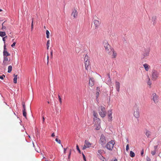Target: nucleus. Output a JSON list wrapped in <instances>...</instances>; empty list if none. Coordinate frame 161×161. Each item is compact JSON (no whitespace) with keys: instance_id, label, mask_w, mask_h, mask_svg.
Listing matches in <instances>:
<instances>
[{"instance_id":"obj_1","label":"nucleus","mask_w":161,"mask_h":161,"mask_svg":"<svg viewBox=\"0 0 161 161\" xmlns=\"http://www.w3.org/2000/svg\"><path fill=\"white\" fill-rule=\"evenodd\" d=\"M93 115L94 117V121L95 122L94 126L95 129L97 130H99L101 128L100 119L98 118V114L95 111H93Z\"/></svg>"},{"instance_id":"obj_2","label":"nucleus","mask_w":161,"mask_h":161,"mask_svg":"<svg viewBox=\"0 0 161 161\" xmlns=\"http://www.w3.org/2000/svg\"><path fill=\"white\" fill-rule=\"evenodd\" d=\"M114 144V141L111 140L108 142L105 145H104V147H106L107 149L109 151H112Z\"/></svg>"},{"instance_id":"obj_3","label":"nucleus","mask_w":161,"mask_h":161,"mask_svg":"<svg viewBox=\"0 0 161 161\" xmlns=\"http://www.w3.org/2000/svg\"><path fill=\"white\" fill-rule=\"evenodd\" d=\"M103 45L105 48V50L107 51H109V49L110 48V45L108 44V41L107 40H104L103 42Z\"/></svg>"},{"instance_id":"obj_4","label":"nucleus","mask_w":161,"mask_h":161,"mask_svg":"<svg viewBox=\"0 0 161 161\" xmlns=\"http://www.w3.org/2000/svg\"><path fill=\"white\" fill-rule=\"evenodd\" d=\"M108 142V139H106L105 137L103 135L101 134V145L104 147L105 145L106 142Z\"/></svg>"},{"instance_id":"obj_5","label":"nucleus","mask_w":161,"mask_h":161,"mask_svg":"<svg viewBox=\"0 0 161 161\" xmlns=\"http://www.w3.org/2000/svg\"><path fill=\"white\" fill-rule=\"evenodd\" d=\"M91 146L90 142L87 140H86L85 141V144L83 147V149H85L87 148H89Z\"/></svg>"},{"instance_id":"obj_6","label":"nucleus","mask_w":161,"mask_h":161,"mask_svg":"<svg viewBox=\"0 0 161 161\" xmlns=\"http://www.w3.org/2000/svg\"><path fill=\"white\" fill-rule=\"evenodd\" d=\"M158 77V74L157 72L153 70L152 71V77L153 80H155Z\"/></svg>"},{"instance_id":"obj_7","label":"nucleus","mask_w":161,"mask_h":161,"mask_svg":"<svg viewBox=\"0 0 161 161\" xmlns=\"http://www.w3.org/2000/svg\"><path fill=\"white\" fill-rule=\"evenodd\" d=\"M149 53V50L145 49V53H144L142 54V55L141 56V59H143L145 58H146L147 56H148Z\"/></svg>"},{"instance_id":"obj_8","label":"nucleus","mask_w":161,"mask_h":161,"mask_svg":"<svg viewBox=\"0 0 161 161\" xmlns=\"http://www.w3.org/2000/svg\"><path fill=\"white\" fill-rule=\"evenodd\" d=\"M107 114V112L105 111V109L104 107L101 106V117L104 118Z\"/></svg>"},{"instance_id":"obj_9","label":"nucleus","mask_w":161,"mask_h":161,"mask_svg":"<svg viewBox=\"0 0 161 161\" xmlns=\"http://www.w3.org/2000/svg\"><path fill=\"white\" fill-rule=\"evenodd\" d=\"M134 116L136 118H138L140 116V112L138 107L136 108V111H135L134 113Z\"/></svg>"},{"instance_id":"obj_10","label":"nucleus","mask_w":161,"mask_h":161,"mask_svg":"<svg viewBox=\"0 0 161 161\" xmlns=\"http://www.w3.org/2000/svg\"><path fill=\"white\" fill-rule=\"evenodd\" d=\"M100 88L99 87H97V88L96 92V100L98 102L99 101V100L98 99V97L99 96V95L100 94Z\"/></svg>"},{"instance_id":"obj_11","label":"nucleus","mask_w":161,"mask_h":161,"mask_svg":"<svg viewBox=\"0 0 161 161\" xmlns=\"http://www.w3.org/2000/svg\"><path fill=\"white\" fill-rule=\"evenodd\" d=\"M115 87L117 91L119 92V91L120 88V84L119 82L116 81L115 82Z\"/></svg>"},{"instance_id":"obj_12","label":"nucleus","mask_w":161,"mask_h":161,"mask_svg":"<svg viewBox=\"0 0 161 161\" xmlns=\"http://www.w3.org/2000/svg\"><path fill=\"white\" fill-rule=\"evenodd\" d=\"M94 80L93 78H91L89 81V85L91 86H93L94 84Z\"/></svg>"},{"instance_id":"obj_13","label":"nucleus","mask_w":161,"mask_h":161,"mask_svg":"<svg viewBox=\"0 0 161 161\" xmlns=\"http://www.w3.org/2000/svg\"><path fill=\"white\" fill-rule=\"evenodd\" d=\"M89 63H90L89 61H87L85 62V69L87 70H88V66L89 64Z\"/></svg>"},{"instance_id":"obj_14","label":"nucleus","mask_w":161,"mask_h":161,"mask_svg":"<svg viewBox=\"0 0 161 161\" xmlns=\"http://www.w3.org/2000/svg\"><path fill=\"white\" fill-rule=\"evenodd\" d=\"M94 24L96 28H97L98 26L99 25V21L97 20H95L94 21Z\"/></svg>"},{"instance_id":"obj_15","label":"nucleus","mask_w":161,"mask_h":161,"mask_svg":"<svg viewBox=\"0 0 161 161\" xmlns=\"http://www.w3.org/2000/svg\"><path fill=\"white\" fill-rule=\"evenodd\" d=\"M153 100L154 101V102H155L157 100V97L156 94L155 93H153Z\"/></svg>"},{"instance_id":"obj_16","label":"nucleus","mask_w":161,"mask_h":161,"mask_svg":"<svg viewBox=\"0 0 161 161\" xmlns=\"http://www.w3.org/2000/svg\"><path fill=\"white\" fill-rule=\"evenodd\" d=\"M111 50L113 51L112 58H116L117 56L116 52L114 51L113 48L111 49Z\"/></svg>"},{"instance_id":"obj_17","label":"nucleus","mask_w":161,"mask_h":161,"mask_svg":"<svg viewBox=\"0 0 161 161\" xmlns=\"http://www.w3.org/2000/svg\"><path fill=\"white\" fill-rule=\"evenodd\" d=\"M156 16H153L152 17V21L153 22V25H154L156 23Z\"/></svg>"},{"instance_id":"obj_18","label":"nucleus","mask_w":161,"mask_h":161,"mask_svg":"<svg viewBox=\"0 0 161 161\" xmlns=\"http://www.w3.org/2000/svg\"><path fill=\"white\" fill-rule=\"evenodd\" d=\"M72 15H73L74 18L76 17L77 15V12L76 10H75L73 11L72 12Z\"/></svg>"},{"instance_id":"obj_19","label":"nucleus","mask_w":161,"mask_h":161,"mask_svg":"<svg viewBox=\"0 0 161 161\" xmlns=\"http://www.w3.org/2000/svg\"><path fill=\"white\" fill-rule=\"evenodd\" d=\"M3 54L4 56H8L10 55V54L7 51H3Z\"/></svg>"},{"instance_id":"obj_20","label":"nucleus","mask_w":161,"mask_h":161,"mask_svg":"<svg viewBox=\"0 0 161 161\" xmlns=\"http://www.w3.org/2000/svg\"><path fill=\"white\" fill-rule=\"evenodd\" d=\"M148 65L146 64H143V66L145 68V70L146 71H148L149 69Z\"/></svg>"},{"instance_id":"obj_21","label":"nucleus","mask_w":161,"mask_h":161,"mask_svg":"<svg viewBox=\"0 0 161 161\" xmlns=\"http://www.w3.org/2000/svg\"><path fill=\"white\" fill-rule=\"evenodd\" d=\"M14 83H17V75H15V74L14 75Z\"/></svg>"},{"instance_id":"obj_22","label":"nucleus","mask_w":161,"mask_h":161,"mask_svg":"<svg viewBox=\"0 0 161 161\" xmlns=\"http://www.w3.org/2000/svg\"><path fill=\"white\" fill-rule=\"evenodd\" d=\"M6 35V33L4 31H0V36L3 37Z\"/></svg>"},{"instance_id":"obj_23","label":"nucleus","mask_w":161,"mask_h":161,"mask_svg":"<svg viewBox=\"0 0 161 161\" xmlns=\"http://www.w3.org/2000/svg\"><path fill=\"white\" fill-rule=\"evenodd\" d=\"M135 153L132 151H131L130 152V156L132 157H134L135 156Z\"/></svg>"},{"instance_id":"obj_24","label":"nucleus","mask_w":161,"mask_h":161,"mask_svg":"<svg viewBox=\"0 0 161 161\" xmlns=\"http://www.w3.org/2000/svg\"><path fill=\"white\" fill-rule=\"evenodd\" d=\"M146 132L145 134L147 137H148L150 135V132L147 130H146Z\"/></svg>"},{"instance_id":"obj_25","label":"nucleus","mask_w":161,"mask_h":161,"mask_svg":"<svg viewBox=\"0 0 161 161\" xmlns=\"http://www.w3.org/2000/svg\"><path fill=\"white\" fill-rule=\"evenodd\" d=\"M89 57L87 55H86L85 57L84 58V61H89Z\"/></svg>"},{"instance_id":"obj_26","label":"nucleus","mask_w":161,"mask_h":161,"mask_svg":"<svg viewBox=\"0 0 161 161\" xmlns=\"http://www.w3.org/2000/svg\"><path fill=\"white\" fill-rule=\"evenodd\" d=\"M7 57V56H4L3 63L4 64L6 63V62L8 60V59Z\"/></svg>"},{"instance_id":"obj_27","label":"nucleus","mask_w":161,"mask_h":161,"mask_svg":"<svg viewBox=\"0 0 161 161\" xmlns=\"http://www.w3.org/2000/svg\"><path fill=\"white\" fill-rule=\"evenodd\" d=\"M12 66L11 65L8 66V73H10L12 70Z\"/></svg>"},{"instance_id":"obj_28","label":"nucleus","mask_w":161,"mask_h":161,"mask_svg":"<svg viewBox=\"0 0 161 161\" xmlns=\"http://www.w3.org/2000/svg\"><path fill=\"white\" fill-rule=\"evenodd\" d=\"M23 115L26 118V114H27V113H26V109L23 110Z\"/></svg>"},{"instance_id":"obj_29","label":"nucleus","mask_w":161,"mask_h":161,"mask_svg":"<svg viewBox=\"0 0 161 161\" xmlns=\"http://www.w3.org/2000/svg\"><path fill=\"white\" fill-rule=\"evenodd\" d=\"M5 21H4L2 24V30H5L6 29V27L5 26H4L3 25V24H4V23L5 22Z\"/></svg>"},{"instance_id":"obj_30","label":"nucleus","mask_w":161,"mask_h":161,"mask_svg":"<svg viewBox=\"0 0 161 161\" xmlns=\"http://www.w3.org/2000/svg\"><path fill=\"white\" fill-rule=\"evenodd\" d=\"M22 104L23 107V110L26 109L25 103L24 102H22Z\"/></svg>"},{"instance_id":"obj_31","label":"nucleus","mask_w":161,"mask_h":161,"mask_svg":"<svg viewBox=\"0 0 161 161\" xmlns=\"http://www.w3.org/2000/svg\"><path fill=\"white\" fill-rule=\"evenodd\" d=\"M112 112L111 110H109V111H108V117H110V116H112Z\"/></svg>"},{"instance_id":"obj_32","label":"nucleus","mask_w":161,"mask_h":161,"mask_svg":"<svg viewBox=\"0 0 161 161\" xmlns=\"http://www.w3.org/2000/svg\"><path fill=\"white\" fill-rule=\"evenodd\" d=\"M46 35H47L46 37H47V38H49V32L47 30L46 31Z\"/></svg>"},{"instance_id":"obj_33","label":"nucleus","mask_w":161,"mask_h":161,"mask_svg":"<svg viewBox=\"0 0 161 161\" xmlns=\"http://www.w3.org/2000/svg\"><path fill=\"white\" fill-rule=\"evenodd\" d=\"M147 77H148V81L147 82V84L148 85H150L152 83H151V82L150 81V79L148 75H147Z\"/></svg>"},{"instance_id":"obj_34","label":"nucleus","mask_w":161,"mask_h":161,"mask_svg":"<svg viewBox=\"0 0 161 161\" xmlns=\"http://www.w3.org/2000/svg\"><path fill=\"white\" fill-rule=\"evenodd\" d=\"M55 141L56 142H57L59 144H61V141L59 139H58L57 138H56V139H55Z\"/></svg>"},{"instance_id":"obj_35","label":"nucleus","mask_w":161,"mask_h":161,"mask_svg":"<svg viewBox=\"0 0 161 161\" xmlns=\"http://www.w3.org/2000/svg\"><path fill=\"white\" fill-rule=\"evenodd\" d=\"M58 98L59 99V102H60V104H61L62 103V99L60 97V96L59 95H58Z\"/></svg>"},{"instance_id":"obj_36","label":"nucleus","mask_w":161,"mask_h":161,"mask_svg":"<svg viewBox=\"0 0 161 161\" xmlns=\"http://www.w3.org/2000/svg\"><path fill=\"white\" fill-rule=\"evenodd\" d=\"M76 147V149H77V150H78V151L80 153V151L79 148V146L78 145H77Z\"/></svg>"},{"instance_id":"obj_37","label":"nucleus","mask_w":161,"mask_h":161,"mask_svg":"<svg viewBox=\"0 0 161 161\" xmlns=\"http://www.w3.org/2000/svg\"><path fill=\"white\" fill-rule=\"evenodd\" d=\"M7 38V36H6L4 37L3 38V40L4 42V43H5V41L6 40V39Z\"/></svg>"},{"instance_id":"obj_38","label":"nucleus","mask_w":161,"mask_h":161,"mask_svg":"<svg viewBox=\"0 0 161 161\" xmlns=\"http://www.w3.org/2000/svg\"><path fill=\"white\" fill-rule=\"evenodd\" d=\"M31 30H32V29H33V18L32 19V23H31Z\"/></svg>"},{"instance_id":"obj_39","label":"nucleus","mask_w":161,"mask_h":161,"mask_svg":"<svg viewBox=\"0 0 161 161\" xmlns=\"http://www.w3.org/2000/svg\"><path fill=\"white\" fill-rule=\"evenodd\" d=\"M107 75L108 76V77L109 79L108 80V82H110L111 81V79L110 77V75L109 74H108Z\"/></svg>"},{"instance_id":"obj_40","label":"nucleus","mask_w":161,"mask_h":161,"mask_svg":"<svg viewBox=\"0 0 161 161\" xmlns=\"http://www.w3.org/2000/svg\"><path fill=\"white\" fill-rule=\"evenodd\" d=\"M4 77H5V75H3L2 76H0V79L2 80L3 79Z\"/></svg>"},{"instance_id":"obj_41","label":"nucleus","mask_w":161,"mask_h":161,"mask_svg":"<svg viewBox=\"0 0 161 161\" xmlns=\"http://www.w3.org/2000/svg\"><path fill=\"white\" fill-rule=\"evenodd\" d=\"M101 160H102V161H107V160L106 159H105L104 157H103L102 155H101Z\"/></svg>"},{"instance_id":"obj_42","label":"nucleus","mask_w":161,"mask_h":161,"mask_svg":"<svg viewBox=\"0 0 161 161\" xmlns=\"http://www.w3.org/2000/svg\"><path fill=\"white\" fill-rule=\"evenodd\" d=\"M129 148V145L127 144L126 146V151H127L128 150Z\"/></svg>"},{"instance_id":"obj_43","label":"nucleus","mask_w":161,"mask_h":161,"mask_svg":"<svg viewBox=\"0 0 161 161\" xmlns=\"http://www.w3.org/2000/svg\"><path fill=\"white\" fill-rule=\"evenodd\" d=\"M156 153V151L155 150H154L151 152V154H152V155H154Z\"/></svg>"},{"instance_id":"obj_44","label":"nucleus","mask_w":161,"mask_h":161,"mask_svg":"<svg viewBox=\"0 0 161 161\" xmlns=\"http://www.w3.org/2000/svg\"><path fill=\"white\" fill-rule=\"evenodd\" d=\"M71 150L70 149V151H69V155L68 156V158L69 159L70 158V156L71 154Z\"/></svg>"},{"instance_id":"obj_45","label":"nucleus","mask_w":161,"mask_h":161,"mask_svg":"<svg viewBox=\"0 0 161 161\" xmlns=\"http://www.w3.org/2000/svg\"><path fill=\"white\" fill-rule=\"evenodd\" d=\"M82 156H83V158L84 160L85 161H86V157H85L84 154L83 153H82Z\"/></svg>"},{"instance_id":"obj_46","label":"nucleus","mask_w":161,"mask_h":161,"mask_svg":"<svg viewBox=\"0 0 161 161\" xmlns=\"http://www.w3.org/2000/svg\"><path fill=\"white\" fill-rule=\"evenodd\" d=\"M101 154V150H99L98 151V153L97 154L98 156H99V157H100V154Z\"/></svg>"},{"instance_id":"obj_47","label":"nucleus","mask_w":161,"mask_h":161,"mask_svg":"<svg viewBox=\"0 0 161 161\" xmlns=\"http://www.w3.org/2000/svg\"><path fill=\"white\" fill-rule=\"evenodd\" d=\"M112 116L108 117V120L109 121H111L112 120Z\"/></svg>"},{"instance_id":"obj_48","label":"nucleus","mask_w":161,"mask_h":161,"mask_svg":"<svg viewBox=\"0 0 161 161\" xmlns=\"http://www.w3.org/2000/svg\"><path fill=\"white\" fill-rule=\"evenodd\" d=\"M147 161H151V159L150 158L148 157V156H147L146 158Z\"/></svg>"},{"instance_id":"obj_49","label":"nucleus","mask_w":161,"mask_h":161,"mask_svg":"<svg viewBox=\"0 0 161 161\" xmlns=\"http://www.w3.org/2000/svg\"><path fill=\"white\" fill-rule=\"evenodd\" d=\"M143 153H144V151H143V149L141 151V154L142 156H143Z\"/></svg>"},{"instance_id":"obj_50","label":"nucleus","mask_w":161,"mask_h":161,"mask_svg":"<svg viewBox=\"0 0 161 161\" xmlns=\"http://www.w3.org/2000/svg\"><path fill=\"white\" fill-rule=\"evenodd\" d=\"M15 44H16V42H14L13 43V44L11 45V47H14V46H15Z\"/></svg>"},{"instance_id":"obj_51","label":"nucleus","mask_w":161,"mask_h":161,"mask_svg":"<svg viewBox=\"0 0 161 161\" xmlns=\"http://www.w3.org/2000/svg\"><path fill=\"white\" fill-rule=\"evenodd\" d=\"M49 45H50V41L49 40L47 41V46H49Z\"/></svg>"},{"instance_id":"obj_52","label":"nucleus","mask_w":161,"mask_h":161,"mask_svg":"<svg viewBox=\"0 0 161 161\" xmlns=\"http://www.w3.org/2000/svg\"><path fill=\"white\" fill-rule=\"evenodd\" d=\"M6 45L5 44L4 45V50H3V51H6L7 50V48H6Z\"/></svg>"},{"instance_id":"obj_53","label":"nucleus","mask_w":161,"mask_h":161,"mask_svg":"<svg viewBox=\"0 0 161 161\" xmlns=\"http://www.w3.org/2000/svg\"><path fill=\"white\" fill-rule=\"evenodd\" d=\"M47 64H48V62H49V56H48V54L47 55Z\"/></svg>"},{"instance_id":"obj_54","label":"nucleus","mask_w":161,"mask_h":161,"mask_svg":"<svg viewBox=\"0 0 161 161\" xmlns=\"http://www.w3.org/2000/svg\"><path fill=\"white\" fill-rule=\"evenodd\" d=\"M50 53H51V57L52 58L53 55V51L52 50L51 51Z\"/></svg>"},{"instance_id":"obj_55","label":"nucleus","mask_w":161,"mask_h":161,"mask_svg":"<svg viewBox=\"0 0 161 161\" xmlns=\"http://www.w3.org/2000/svg\"><path fill=\"white\" fill-rule=\"evenodd\" d=\"M157 147H158V145L155 146H154V148L155 150L157 148Z\"/></svg>"},{"instance_id":"obj_56","label":"nucleus","mask_w":161,"mask_h":161,"mask_svg":"<svg viewBox=\"0 0 161 161\" xmlns=\"http://www.w3.org/2000/svg\"><path fill=\"white\" fill-rule=\"evenodd\" d=\"M64 153L65 154L66 152V148H64Z\"/></svg>"},{"instance_id":"obj_57","label":"nucleus","mask_w":161,"mask_h":161,"mask_svg":"<svg viewBox=\"0 0 161 161\" xmlns=\"http://www.w3.org/2000/svg\"><path fill=\"white\" fill-rule=\"evenodd\" d=\"M51 136H52V137H54V136H55V134H54V133H53L52 134V135H51Z\"/></svg>"},{"instance_id":"obj_58","label":"nucleus","mask_w":161,"mask_h":161,"mask_svg":"<svg viewBox=\"0 0 161 161\" xmlns=\"http://www.w3.org/2000/svg\"><path fill=\"white\" fill-rule=\"evenodd\" d=\"M118 160L117 158H115V159L114 160V161H117Z\"/></svg>"},{"instance_id":"obj_59","label":"nucleus","mask_w":161,"mask_h":161,"mask_svg":"<svg viewBox=\"0 0 161 161\" xmlns=\"http://www.w3.org/2000/svg\"><path fill=\"white\" fill-rule=\"evenodd\" d=\"M49 46H47V49L48 50L49 49Z\"/></svg>"},{"instance_id":"obj_60","label":"nucleus","mask_w":161,"mask_h":161,"mask_svg":"<svg viewBox=\"0 0 161 161\" xmlns=\"http://www.w3.org/2000/svg\"><path fill=\"white\" fill-rule=\"evenodd\" d=\"M44 117H43V122H44Z\"/></svg>"},{"instance_id":"obj_61","label":"nucleus","mask_w":161,"mask_h":161,"mask_svg":"<svg viewBox=\"0 0 161 161\" xmlns=\"http://www.w3.org/2000/svg\"><path fill=\"white\" fill-rule=\"evenodd\" d=\"M36 151L37 152L39 153V151L38 150H37L36 149Z\"/></svg>"},{"instance_id":"obj_62","label":"nucleus","mask_w":161,"mask_h":161,"mask_svg":"<svg viewBox=\"0 0 161 161\" xmlns=\"http://www.w3.org/2000/svg\"><path fill=\"white\" fill-rule=\"evenodd\" d=\"M45 161H49L46 158H45Z\"/></svg>"},{"instance_id":"obj_63","label":"nucleus","mask_w":161,"mask_h":161,"mask_svg":"<svg viewBox=\"0 0 161 161\" xmlns=\"http://www.w3.org/2000/svg\"><path fill=\"white\" fill-rule=\"evenodd\" d=\"M43 158L44 159H45V158H45V157H43Z\"/></svg>"},{"instance_id":"obj_64","label":"nucleus","mask_w":161,"mask_h":161,"mask_svg":"<svg viewBox=\"0 0 161 161\" xmlns=\"http://www.w3.org/2000/svg\"><path fill=\"white\" fill-rule=\"evenodd\" d=\"M2 11V9H1L0 8V12H1V11Z\"/></svg>"}]
</instances>
